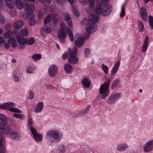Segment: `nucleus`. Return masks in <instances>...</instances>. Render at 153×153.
Returning a JSON list of instances; mask_svg holds the SVG:
<instances>
[{"mask_svg":"<svg viewBox=\"0 0 153 153\" xmlns=\"http://www.w3.org/2000/svg\"><path fill=\"white\" fill-rule=\"evenodd\" d=\"M11 138L14 140L19 141L21 139V136L19 133L15 131L11 132L10 134Z\"/></svg>","mask_w":153,"mask_h":153,"instance_id":"nucleus-16","label":"nucleus"},{"mask_svg":"<svg viewBox=\"0 0 153 153\" xmlns=\"http://www.w3.org/2000/svg\"><path fill=\"white\" fill-rule=\"evenodd\" d=\"M82 83L85 88H88L90 85L91 83L88 78H84L82 80Z\"/></svg>","mask_w":153,"mask_h":153,"instance_id":"nucleus-23","label":"nucleus"},{"mask_svg":"<svg viewBox=\"0 0 153 153\" xmlns=\"http://www.w3.org/2000/svg\"><path fill=\"white\" fill-rule=\"evenodd\" d=\"M58 68L56 65H50L48 69L50 76L51 77L55 76L58 72Z\"/></svg>","mask_w":153,"mask_h":153,"instance_id":"nucleus-12","label":"nucleus"},{"mask_svg":"<svg viewBox=\"0 0 153 153\" xmlns=\"http://www.w3.org/2000/svg\"><path fill=\"white\" fill-rule=\"evenodd\" d=\"M102 5L100 3H98L97 4L95 7V12L98 15H100L102 13Z\"/></svg>","mask_w":153,"mask_h":153,"instance_id":"nucleus-28","label":"nucleus"},{"mask_svg":"<svg viewBox=\"0 0 153 153\" xmlns=\"http://www.w3.org/2000/svg\"><path fill=\"white\" fill-rule=\"evenodd\" d=\"M90 107V105H88L86 108L81 110V112H80V113L78 115L76 116V115H74V117H78L83 115L88 112Z\"/></svg>","mask_w":153,"mask_h":153,"instance_id":"nucleus-24","label":"nucleus"},{"mask_svg":"<svg viewBox=\"0 0 153 153\" xmlns=\"http://www.w3.org/2000/svg\"><path fill=\"white\" fill-rule=\"evenodd\" d=\"M15 4L17 7L19 9H22L24 6V4L22 1H15Z\"/></svg>","mask_w":153,"mask_h":153,"instance_id":"nucleus-32","label":"nucleus"},{"mask_svg":"<svg viewBox=\"0 0 153 153\" xmlns=\"http://www.w3.org/2000/svg\"><path fill=\"white\" fill-rule=\"evenodd\" d=\"M33 137L35 140L38 142L41 141L43 139L42 135L39 133H36L33 135Z\"/></svg>","mask_w":153,"mask_h":153,"instance_id":"nucleus-31","label":"nucleus"},{"mask_svg":"<svg viewBox=\"0 0 153 153\" xmlns=\"http://www.w3.org/2000/svg\"><path fill=\"white\" fill-rule=\"evenodd\" d=\"M28 32L27 28H25L22 29L21 30L20 33L21 34L24 36H26L28 34Z\"/></svg>","mask_w":153,"mask_h":153,"instance_id":"nucleus-46","label":"nucleus"},{"mask_svg":"<svg viewBox=\"0 0 153 153\" xmlns=\"http://www.w3.org/2000/svg\"><path fill=\"white\" fill-rule=\"evenodd\" d=\"M149 23L153 22V17L150 15L149 16Z\"/></svg>","mask_w":153,"mask_h":153,"instance_id":"nucleus-61","label":"nucleus"},{"mask_svg":"<svg viewBox=\"0 0 153 153\" xmlns=\"http://www.w3.org/2000/svg\"><path fill=\"white\" fill-rule=\"evenodd\" d=\"M11 129L6 124L0 125V133L4 135H7L10 134Z\"/></svg>","mask_w":153,"mask_h":153,"instance_id":"nucleus-10","label":"nucleus"},{"mask_svg":"<svg viewBox=\"0 0 153 153\" xmlns=\"http://www.w3.org/2000/svg\"><path fill=\"white\" fill-rule=\"evenodd\" d=\"M143 151L145 152H148L153 150V140L146 142L143 147Z\"/></svg>","mask_w":153,"mask_h":153,"instance_id":"nucleus-9","label":"nucleus"},{"mask_svg":"<svg viewBox=\"0 0 153 153\" xmlns=\"http://www.w3.org/2000/svg\"><path fill=\"white\" fill-rule=\"evenodd\" d=\"M13 34L12 31L9 30L4 33L3 35V37L4 39L9 38L13 36Z\"/></svg>","mask_w":153,"mask_h":153,"instance_id":"nucleus-33","label":"nucleus"},{"mask_svg":"<svg viewBox=\"0 0 153 153\" xmlns=\"http://www.w3.org/2000/svg\"><path fill=\"white\" fill-rule=\"evenodd\" d=\"M34 97V92L32 90L30 91L29 93V95L28 98L30 99H32Z\"/></svg>","mask_w":153,"mask_h":153,"instance_id":"nucleus-53","label":"nucleus"},{"mask_svg":"<svg viewBox=\"0 0 153 153\" xmlns=\"http://www.w3.org/2000/svg\"><path fill=\"white\" fill-rule=\"evenodd\" d=\"M74 14L76 16H79V15L78 10L75 8H74L73 10Z\"/></svg>","mask_w":153,"mask_h":153,"instance_id":"nucleus-51","label":"nucleus"},{"mask_svg":"<svg viewBox=\"0 0 153 153\" xmlns=\"http://www.w3.org/2000/svg\"><path fill=\"white\" fill-rule=\"evenodd\" d=\"M7 42L12 45V47L13 48H15L17 46V43L14 37H12L9 39L7 40Z\"/></svg>","mask_w":153,"mask_h":153,"instance_id":"nucleus-27","label":"nucleus"},{"mask_svg":"<svg viewBox=\"0 0 153 153\" xmlns=\"http://www.w3.org/2000/svg\"><path fill=\"white\" fill-rule=\"evenodd\" d=\"M102 67L104 72L105 74L108 73V70L107 66L104 64H102Z\"/></svg>","mask_w":153,"mask_h":153,"instance_id":"nucleus-49","label":"nucleus"},{"mask_svg":"<svg viewBox=\"0 0 153 153\" xmlns=\"http://www.w3.org/2000/svg\"><path fill=\"white\" fill-rule=\"evenodd\" d=\"M137 24V27L139 31L140 32H143L144 30V26L143 23L140 21H138Z\"/></svg>","mask_w":153,"mask_h":153,"instance_id":"nucleus-35","label":"nucleus"},{"mask_svg":"<svg viewBox=\"0 0 153 153\" xmlns=\"http://www.w3.org/2000/svg\"><path fill=\"white\" fill-rule=\"evenodd\" d=\"M43 30L45 32L47 33H50L51 30L50 28L46 25H45L43 27Z\"/></svg>","mask_w":153,"mask_h":153,"instance_id":"nucleus-45","label":"nucleus"},{"mask_svg":"<svg viewBox=\"0 0 153 153\" xmlns=\"http://www.w3.org/2000/svg\"><path fill=\"white\" fill-rule=\"evenodd\" d=\"M4 17L0 15V23L2 24L4 23Z\"/></svg>","mask_w":153,"mask_h":153,"instance_id":"nucleus-57","label":"nucleus"},{"mask_svg":"<svg viewBox=\"0 0 153 153\" xmlns=\"http://www.w3.org/2000/svg\"><path fill=\"white\" fill-rule=\"evenodd\" d=\"M23 25L22 21L21 20H19L14 23L13 27L15 29H17L21 28Z\"/></svg>","mask_w":153,"mask_h":153,"instance_id":"nucleus-30","label":"nucleus"},{"mask_svg":"<svg viewBox=\"0 0 153 153\" xmlns=\"http://www.w3.org/2000/svg\"><path fill=\"white\" fill-rule=\"evenodd\" d=\"M4 47L6 49H9L10 47V45L7 43H4Z\"/></svg>","mask_w":153,"mask_h":153,"instance_id":"nucleus-60","label":"nucleus"},{"mask_svg":"<svg viewBox=\"0 0 153 153\" xmlns=\"http://www.w3.org/2000/svg\"><path fill=\"white\" fill-rule=\"evenodd\" d=\"M139 13L143 19L145 21H147V11L146 8L143 7H141L139 10Z\"/></svg>","mask_w":153,"mask_h":153,"instance_id":"nucleus-13","label":"nucleus"},{"mask_svg":"<svg viewBox=\"0 0 153 153\" xmlns=\"http://www.w3.org/2000/svg\"><path fill=\"white\" fill-rule=\"evenodd\" d=\"M128 148V145L125 143H121L117 145V150L118 152H123Z\"/></svg>","mask_w":153,"mask_h":153,"instance_id":"nucleus-15","label":"nucleus"},{"mask_svg":"<svg viewBox=\"0 0 153 153\" xmlns=\"http://www.w3.org/2000/svg\"><path fill=\"white\" fill-rule=\"evenodd\" d=\"M82 4L83 6L86 5L88 3V1H79Z\"/></svg>","mask_w":153,"mask_h":153,"instance_id":"nucleus-56","label":"nucleus"},{"mask_svg":"<svg viewBox=\"0 0 153 153\" xmlns=\"http://www.w3.org/2000/svg\"><path fill=\"white\" fill-rule=\"evenodd\" d=\"M13 117L17 118H19L21 120L25 119V116L22 114L14 113L13 114Z\"/></svg>","mask_w":153,"mask_h":153,"instance_id":"nucleus-40","label":"nucleus"},{"mask_svg":"<svg viewBox=\"0 0 153 153\" xmlns=\"http://www.w3.org/2000/svg\"><path fill=\"white\" fill-rule=\"evenodd\" d=\"M44 106V103L42 102H40L36 105L35 109V111L36 113H38L41 112L43 109Z\"/></svg>","mask_w":153,"mask_h":153,"instance_id":"nucleus-20","label":"nucleus"},{"mask_svg":"<svg viewBox=\"0 0 153 153\" xmlns=\"http://www.w3.org/2000/svg\"><path fill=\"white\" fill-rule=\"evenodd\" d=\"M28 123V127H30V128L31 127H33L32 126L33 125V120L31 118H29Z\"/></svg>","mask_w":153,"mask_h":153,"instance_id":"nucleus-50","label":"nucleus"},{"mask_svg":"<svg viewBox=\"0 0 153 153\" xmlns=\"http://www.w3.org/2000/svg\"><path fill=\"white\" fill-rule=\"evenodd\" d=\"M38 16L39 18V19H42L43 18L42 15L41 13H38Z\"/></svg>","mask_w":153,"mask_h":153,"instance_id":"nucleus-62","label":"nucleus"},{"mask_svg":"<svg viewBox=\"0 0 153 153\" xmlns=\"http://www.w3.org/2000/svg\"><path fill=\"white\" fill-rule=\"evenodd\" d=\"M62 29H59L57 32L58 37L60 41L62 43L65 42V38L67 36V28L64 23L61 24Z\"/></svg>","mask_w":153,"mask_h":153,"instance_id":"nucleus-4","label":"nucleus"},{"mask_svg":"<svg viewBox=\"0 0 153 153\" xmlns=\"http://www.w3.org/2000/svg\"><path fill=\"white\" fill-rule=\"evenodd\" d=\"M102 4L103 6L102 10V15L104 16H107L110 14L112 10V6L107 3L108 1H102Z\"/></svg>","mask_w":153,"mask_h":153,"instance_id":"nucleus-6","label":"nucleus"},{"mask_svg":"<svg viewBox=\"0 0 153 153\" xmlns=\"http://www.w3.org/2000/svg\"><path fill=\"white\" fill-rule=\"evenodd\" d=\"M3 136L0 134V153H4L5 152V146L2 144Z\"/></svg>","mask_w":153,"mask_h":153,"instance_id":"nucleus-29","label":"nucleus"},{"mask_svg":"<svg viewBox=\"0 0 153 153\" xmlns=\"http://www.w3.org/2000/svg\"><path fill=\"white\" fill-rule=\"evenodd\" d=\"M3 1H0V9L1 8L3 5Z\"/></svg>","mask_w":153,"mask_h":153,"instance_id":"nucleus-63","label":"nucleus"},{"mask_svg":"<svg viewBox=\"0 0 153 153\" xmlns=\"http://www.w3.org/2000/svg\"><path fill=\"white\" fill-rule=\"evenodd\" d=\"M25 44L28 45H32L35 42V39L33 37H30L29 38H26Z\"/></svg>","mask_w":153,"mask_h":153,"instance_id":"nucleus-36","label":"nucleus"},{"mask_svg":"<svg viewBox=\"0 0 153 153\" xmlns=\"http://www.w3.org/2000/svg\"><path fill=\"white\" fill-rule=\"evenodd\" d=\"M68 53L67 52L65 53L62 55V58L63 59H66L68 57Z\"/></svg>","mask_w":153,"mask_h":153,"instance_id":"nucleus-58","label":"nucleus"},{"mask_svg":"<svg viewBox=\"0 0 153 153\" xmlns=\"http://www.w3.org/2000/svg\"><path fill=\"white\" fill-rule=\"evenodd\" d=\"M29 1L28 3H25V8L27 12V16L31 20L30 22V25L33 26L35 25L36 22L35 20L33 19L34 16L33 13V11L35 9V7L33 2L32 3L31 1L34 2L35 1Z\"/></svg>","mask_w":153,"mask_h":153,"instance_id":"nucleus-1","label":"nucleus"},{"mask_svg":"<svg viewBox=\"0 0 153 153\" xmlns=\"http://www.w3.org/2000/svg\"><path fill=\"white\" fill-rule=\"evenodd\" d=\"M120 81L119 79L115 80L112 82L111 85V89H113L117 87L119 84Z\"/></svg>","mask_w":153,"mask_h":153,"instance_id":"nucleus-38","label":"nucleus"},{"mask_svg":"<svg viewBox=\"0 0 153 153\" xmlns=\"http://www.w3.org/2000/svg\"><path fill=\"white\" fill-rule=\"evenodd\" d=\"M84 52L85 56L86 57H87L89 56L90 54V50L88 48H86L85 49Z\"/></svg>","mask_w":153,"mask_h":153,"instance_id":"nucleus-48","label":"nucleus"},{"mask_svg":"<svg viewBox=\"0 0 153 153\" xmlns=\"http://www.w3.org/2000/svg\"><path fill=\"white\" fill-rule=\"evenodd\" d=\"M85 39L82 36H79V38L75 41V44L78 47H80L84 44Z\"/></svg>","mask_w":153,"mask_h":153,"instance_id":"nucleus-18","label":"nucleus"},{"mask_svg":"<svg viewBox=\"0 0 153 153\" xmlns=\"http://www.w3.org/2000/svg\"><path fill=\"white\" fill-rule=\"evenodd\" d=\"M68 52L69 53L70 57L69 58L68 61L69 62L73 64H75L78 61V58L76 57L77 54V49L76 47H74L71 50L69 49L68 50Z\"/></svg>","mask_w":153,"mask_h":153,"instance_id":"nucleus-5","label":"nucleus"},{"mask_svg":"<svg viewBox=\"0 0 153 153\" xmlns=\"http://www.w3.org/2000/svg\"><path fill=\"white\" fill-rule=\"evenodd\" d=\"M7 123L6 117L2 114H0V123L4 124Z\"/></svg>","mask_w":153,"mask_h":153,"instance_id":"nucleus-39","label":"nucleus"},{"mask_svg":"<svg viewBox=\"0 0 153 153\" xmlns=\"http://www.w3.org/2000/svg\"><path fill=\"white\" fill-rule=\"evenodd\" d=\"M67 31L70 40L71 42H73L74 41V36L72 32L70 29L68 27H67Z\"/></svg>","mask_w":153,"mask_h":153,"instance_id":"nucleus-34","label":"nucleus"},{"mask_svg":"<svg viewBox=\"0 0 153 153\" xmlns=\"http://www.w3.org/2000/svg\"><path fill=\"white\" fill-rule=\"evenodd\" d=\"M88 17V19L91 22L94 23L97 22L99 19V17L97 15L93 13L89 15Z\"/></svg>","mask_w":153,"mask_h":153,"instance_id":"nucleus-21","label":"nucleus"},{"mask_svg":"<svg viewBox=\"0 0 153 153\" xmlns=\"http://www.w3.org/2000/svg\"><path fill=\"white\" fill-rule=\"evenodd\" d=\"M30 128L31 129V132L33 134V136L36 134V133H38L37 132L36 129L33 127H31Z\"/></svg>","mask_w":153,"mask_h":153,"instance_id":"nucleus-52","label":"nucleus"},{"mask_svg":"<svg viewBox=\"0 0 153 153\" xmlns=\"http://www.w3.org/2000/svg\"><path fill=\"white\" fill-rule=\"evenodd\" d=\"M11 27V26L10 24H7L5 25L4 28L6 30H8L10 29Z\"/></svg>","mask_w":153,"mask_h":153,"instance_id":"nucleus-59","label":"nucleus"},{"mask_svg":"<svg viewBox=\"0 0 153 153\" xmlns=\"http://www.w3.org/2000/svg\"><path fill=\"white\" fill-rule=\"evenodd\" d=\"M120 64V60L117 61L112 67L111 72V75H113L117 72Z\"/></svg>","mask_w":153,"mask_h":153,"instance_id":"nucleus-17","label":"nucleus"},{"mask_svg":"<svg viewBox=\"0 0 153 153\" xmlns=\"http://www.w3.org/2000/svg\"><path fill=\"white\" fill-rule=\"evenodd\" d=\"M121 96L120 93H116L110 95V98L108 101L109 104H114L117 101Z\"/></svg>","mask_w":153,"mask_h":153,"instance_id":"nucleus-8","label":"nucleus"},{"mask_svg":"<svg viewBox=\"0 0 153 153\" xmlns=\"http://www.w3.org/2000/svg\"><path fill=\"white\" fill-rule=\"evenodd\" d=\"M89 3L90 7H94V1H89Z\"/></svg>","mask_w":153,"mask_h":153,"instance_id":"nucleus-54","label":"nucleus"},{"mask_svg":"<svg viewBox=\"0 0 153 153\" xmlns=\"http://www.w3.org/2000/svg\"><path fill=\"white\" fill-rule=\"evenodd\" d=\"M111 81V79H108L100 88V93L102 99H105L109 94L110 90L108 88Z\"/></svg>","mask_w":153,"mask_h":153,"instance_id":"nucleus-2","label":"nucleus"},{"mask_svg":"<svg viewBox=\"0 0 153 153\" xmlns=\"http://www.w3.org/2000/svg\"><path fill=\"white\" fill-rule=\"evenodd\" d=\"M7 7L10 8H13L15 6L14 1H5Z\"/></svg>","mask_w":153,"mask_h":153,"instance_id":"nucleus-37","label":"nucleus"},{"mask_svg":"<svg viewBox=\"0 0 153 153\" xmlns=\"http://www.w3.org/2000/svg\"><path fill=\"white\" fill-rule=\"evenodd\" d=\"M64 70L68 74H71L73 71L72 66L69 63H66L64 66Z\"/></svg>","mask_w":153,"mask_h":153,"instance_id":"nucleus-22","label":"nucleus"},{"mask_svg":"<svg viewBox=\"0 0 153 153\" xmlns=\"http://www.w3.org/2000/svg\"><path fill=\"white\" fill-rule=\"evenodd\" d=\"M32 59L35 61L40 59L41 58V55L39 54H35L32 56Z\"/></svg>","mask_w":153,"mask_h":153,"instance_id":"nucleus-41","label":"nucleus"},{"mask_svg":"<svg viewBox=\"0 0 153 153\" xmlns=\"http://www.w3.org/2000/svg\"><path fill=\"white\" fill-rule=\"evenodd\" d=\"M35 67L34 66H29L27 69V73L29 74L33 73L34 70L35 69Z\"/></svg>","mask_w":153,"mask_h":153,"instance_id":"nucleus-44","label":"nucleus"},{"mask_svg":"<svg viewBox=\"0 0 153 153\" xmlns=\"http://www.w3.org/2000/svg\"><path fill=\"white\" fill-rule=\"evenodd\" d=\"M52 20L53 21V22L54 24L56 25L57 24V19L56 16L53 14L50 13L44 19L45 25H46Z\"/></svg>","mask_w":153,"mask_h":153,"instance_id":"nucleus-7","label":"nucleus"},{"mask_svg":"<svg viewBox=\"0 0 153 153\" xmlns=\"http://www.w3.org/2000/svg\"><path fill=\"white\" fill-rule=\"evenodd\" d=\"M59 132L57 131L54 130H51L48 131L46 135L47 138L52 137L56 140L59 139Z\"/></svg>","mask_w":153,"mask_h":153,"instance_id":"nucleus-11","label":"nucleus"},{"mask_svg":"<svg viewBox=\"0 0 153 153\" xmlns=\"http://www.w3.org/2000/svg\"><path fill=\"white\" fill-rule=\"evenodd\" d=\"M15 104L12 102H7L0 106V108L2 109L9 108L10 107L14 106Z\"/></svg>","mask_w":153,"mask_h":153,"instance_id":"nucleus-19","label":"nucleus"},{"mask_svg":"<svg viewBox=\"0 0 153 153\" xmlns=\"http://www.w3.org/2000/svg\"><path fill=\"white\" fill-rule=\"evenodd\" d=\"M9 110L10 111L13 112L19 113H22V111L20 109L16 108H10Z\"/></svg>","mask_w":153,"mask_h":153,"instance_id":"nucleus-42","label":"nucleus"},{"mask_svg":"<svg viewBox=\"0 0 153 153\" xmlns=\"http://www.w3.org/2000/svg\"><path fill=\"white\" fill-rule=\"evenodd\" d=\"M125 11L124 8V4L122 5L121 7V11L120 13V16L121 17H123L125 16Z\"/></svg>","mask_w":153,"mask_h":153,"instance_id":"nucleus-43","label":"nucleus"},{"mask_svg":"<svg viewBox=\"0 0 153 153\" xmlns=\"http://www.w3.org/2000/svg\"><path fill=\"white\" fill-rule=\"evenodd\" d=\"M4 41V39L1 37L0 36V43H3Z\"/></svg>","mask_w":153,"mask_h":153,"instance_id":"nucleus-64","label":"nucleus"},{"mask_svg":"<svg viewBox=\"0 0 153 153\" xmlns=\"http://www.w3.org/2000/svg\"><path fill=\"white\" fill-rule=\"evenodd\" d=\"M17 42L20 45H23L25 44L26 38L22 36H17L16 38Z\"/></svg>","mask_w":153,"mask_h":153,"instance_id":"nucleus-26","label":"nucleus"},{"mask_svg":"<svg viewBox=\"0 0 153 153\" xmlns=\"http://www.w3.org/2000/svg\"><path fill=\"white\" fill-rule=\"evenodd\" d=\"M13 79L15 82H19V78L16 75L14 74L13 75Z\"/></svg>","mask_w":153,"mask_h":153,"instance_id":"nucleus-55","label":"nucleus"},{"mask_svg":"<svg viewBox=\"0 0 153 153\" xmlns=\"http://www.w3.org/2000/svg\"><path fill=\"white\" fill-rule=\"evenodd\" d=\"M59 150L61 152L63 153L65 152V148L63 144L59 146Z\"/></svg>","mask_w":153,"mask_h":153,"instance_id":"nucleus-47","label":"nucleus"},{"mask_svg":"<svg viewBox=\"0 0 153 153\" xmlns=\"http://www.w3.org/2000/svg\"><path fill=\"white\" fill-rule=\"evenodd\" d=\"M149 39L148 36H146L144 39L143 44L141 48L142 53H146L149 46Z\"/></svg>","mask_w":153,"mask_h":153,"instance_id":"nucleus-14","label":"nucleus"},{"mask_svg":"<svg viewBox=\"0 0 153 153\" xmlns=\"http://www.w3.org/2000/svg\"><path fill=\"white\" fill-rule=\"evenodd\" d=\"M81 24L84 25H88L86 28V31L88 33H93L95 32L97 30V26L96 24L93 22H91L88 19H84L81 22Z\"/></svg>","mask_w":153,"mask_h":153,"instance_id":"nucleus-3","label":"nucleus"},{"mask_svg":"<svg viewBox=\"0 0 153 153\" xmlns=\"http://www.w3.org/2000/svg\"><path fill=\"white\" fill-rule=\"evenodd\" d=\"M65 20L67 21L68 26L70 27H72L73 26L72 21L71 18L68 13H67L65 16Z\"/></svg>","mask_w":153,"mask_h":153,"instance_id":"nucleus-25","label":"nucleus"}]
</instances>
